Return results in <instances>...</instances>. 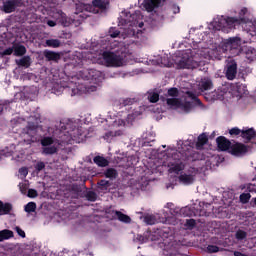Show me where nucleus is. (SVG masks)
<instances>
[{
	"instance_id": "f257e3e1",
	"label": "nucleus",
	"mask_w": 256,
	"mask_h": 256,
	"mask_svg": "<svg viewBox=\"0 0 256 256\" xmlns=\"http://www.w3.org/2000/svg\"><path fill=\"white\" fill-rule=\"evenodd\" d=\"M102 57L107 67H122L123 61H125V53L104 51Z\"/></svg>"
},
{
	"instance_id": "f03ea898",
	"label": "nucleus",
	"mask_w": 256,
	"mask_h": 256,
	"mask_svg": "<svg viewBox=\"0 0 256 256\" xmlns=\"http://www.w3.org/2000/svg\"><path fill=\"white\" fill-rule=\"evenodd\" d=\"M172 159L175 161L168 163L169 173H176V175H179V173L185 169V164H183V161H181V153H173Z\"/></svg>"
},
{
	"instance_id": "7ed1b4c3",
	"label": "nucleus",
	"mask_w": 256,
	"mask_h": 256,
	"mask_svg": "<svg viewBox=\"0 0 256 256\" xmlns=\"http://www.w3.org/2000/svg\"><path fill=\"white\" fill-rule=\"evenodd\" d=\"M22 135L24 137V141L28 143V145L35 143V141H37V138H35V135H37V125L33 123L28 124V126L23 129Z\"/></svg>"
},
{
	"instance_id": "20e7f679",
	"label": "nucleus",
	"mask_w": 256,
	"mask_h": 256,
	"mask_svg": "<svg viewBox=\"0 0 256 256\" xmlns=\"http://www.w3.org/2000/svg\"><path fill=\"white\" fill-rule=\"evenodd\" d=\"M180 215H183V217H197V215H199V217H203L207 215V210L205 209L195 210V207L191 208L189 206H186L180 209Z\"/></svg>"
},
{
	"instance_id": "39448f33",
	"label": "nucleus",
	"mask_w": 256,
	"mask_h": 256,
	"mask_svg": "<svg viewBox=\"0 0 256 256\" xmlns=\"http://www.w3.org/2000/svg\"><path fill=\"white\" fill-rule=\"evenodd\" d=\"M247 151H249L247 145L236 142L235 144H232V146H230V150L228 153L234 155V157H243V155H245Z\"/></svg>"
},
{
	"instance_id": "423d86ee",
	"label": "nucleus",
	"mask_w": 256,
	"mask_h": 256,
	"mask_svg": "<svg viewBox=\"0 0 256 256\" xmlns=\"http://www.w3.org/2000/svg\"><path fill=\"white\" fill-rule=\"evenodd\" d=\"M215 23L217 24L218 30L221 31V29H225V27H229V29H231L232 27H235V23H239V19L235 17H227V18H222Z\"/></svg>"
},
{
	"instance_id": "0eeeda50",
	"label": "nucleus",
	"mask_w": 256,
	"mask_h": 256,
	"mask_svg": "<svg viewBox=\"0 0 256 256\" xmlns=\"http://www.w3.org/2000/svg\"><path fill=\"white\" fill-rule=\"evenodd\" d=\"M225 75L228 81H233L237 77V62L233 60L227 64Z\"/></svg>"
},
{
	"instance_id": "6e6552de",
	"label": "nucleus",
	"mask_w": 256,
	"mask_h": 256,
	"mask_svg": "<svg viewBox=\"0 0 256 256\" xmlns=\"http://www.w3.org/2000/svg\"><path fill=\"white\" fill-rule=\"evenodd\" d=\"M216 143L218 145V149H220V151H229L231 150V141L229 139H227L225 136H219L216 139Z\"/></svg>"
},
{
	"instance_id": "1a4fd4ad",
	"label": "nucleus",
	"mask_w": 256,
	"mask_h": 256,
	"mask_svg": "<svg viewBox=\"0 0 256 256\" xmlns=\"http://www.w3.org/2000/svg\"><path fill=\"white\" fill-rule=\"evenodd\" d=\"M124 25H129V27H139L140 29H143V26L145 25L143 22L137 21V14H130L129 18L122 19Z\"/></svg>"
},
{
	"instance_id": "9d476101",
	"label": "nucleus",
	"mask_w": 256,
	"mask_h": 256,
	"mask_svg": "<svg viewBox=\"0 0 256 256\" xmlns=\"http://www.w3.org/2000/svg\"><path fill=\"white\" fill-rule=\"evenodd\" d=\"M161 5V0H145L144 1V9L148 11V13H151V11H154Z\"/></svg>"
},
{
	"instance_id": "9b49d317",
	"label": "nucleus",
	"mask_w": 256,
	"mask_h": 256,
	"mask_svg": "<svg viewBox=\"0 0 256 256\" xmlns=\"http://www.w3.org/2000/svg\"><path fill=\"white\" fill-rule=\"evenodd\" d=\"M232 89L241 97L247 95V86L241 82L232 85Z\"/></svg>"
},
{
	"instance_id": "f8f14e48",
	"label": "nucleus",
	"mask_w": 256,
	"mask_h": 256,
	"mask_svg": "<svg viewBox=\"0 0 256 256\" xmlns=\"http://www.w3.org/2000/svg\"><path fill=\"white\" fill-rule=\"evenodd\" d=\"M44 57L47 61H59L61 59V55L59 53L51 50H45Z\"/></svg>"
},
{
	"instance_id": "ddd939ff",
	"label": "nucleus",
	"mask_w": 256,
	"mask_h": 256,
	"mask_svg": "<svg viewBox=\"0 0 256 256\" xmlns=\"http://www.w3.org/2000/svg\"><path fill=\"white\" fill-rule=\"evenodd\" d=\"M178 179L183 185H193V182L195 181V177L191 174H181Z\"/></svg>"
},
{
	"instance_id": "4468645a",
	"label": "nucleus",
	"mask_w": 256,
	"mask_h": 256,
	"mask_svg": "<svg viewBox=\"0 0 256 256\" xmlns=\"http://www.w3.org/2000/svg\"><path fill=\"white\" fill-rule=\"evenodd\" d=\"M213 89V81L210 78H203L200 82L201 91H210Z\"/></svg>"
},
{
	"instance_id": "2eb2a0df",
	"label": "nucleus",
	"mask_w": 256,
	"mask_h": 256,
	"mask_svg": "<svg viewBox=\"0 0 256 256\" xmlns=\"http://www.w3.org/2000/svg\"><path fill=\"white\" fill-rule=\"evenodd\" d=\"M13 211V205L11 203H3L0 200V215H9Z\"/></svg>"
},
{
	"instance_id": "dca6fc26",
	"label": "nucleus",
	"mask_w": 256,
	"mask_h": 256,
	"mask_svg": "<svg viewBox=\"0 0 256 256\" xmlns=\"http://www.w3.org/2000/svg\"><path fill=\"white\" fill-rule=\"evenodd\" d=\"M104 177L113 181V179H117V177H119V172H117L115 168H108L104 171Z\"/></svg>"
},
{
	"instance_id": "f3484780",
	"label": "nucleus",
	"mask_w": 256,
	"mask_h": 256,
	"mask_svg": "<svg viewBox=\"0 0 256 256\" xmlns=\"http://www.w3.org/2000/svg\"><path fill=\"white\" fill-rule=\"evenodd\" d=\"M209 138L206 136L205 133H202L198 136V140L196 142L197 149H201L204 145H207Z\"/></svg>"
},
{
	"instance_id": "a211bd4d",
	"label": "nucleus",
	"mask_w": 256,
	"mask_h": 256,
	"mask_svg": "<svg viewBox=\"0 0 256 256\" xmlns=\"http://www.w3.org/2000/svg\"><path fill=\"white\" fill-rule=\"evenodd\" d=\"M93 161L98 167H107L109 165V160L102 156L94 157Z\"/></svg>"
},
{
	"instance_id": "6ab92c4d",
	"label": "nucleus",
	"mask_w": 256,
	"mask_h": 256,
	"mask_svg": "<svg viewBox=\"0 0 256 256\" xmlns=\"http://www.w3.org/2000/svg\"><path fill=\"white\" fill-rule=\"evenodd\" d=\"M115 215L118 221H121V223H131V217H129L127 214H124L123 212L116 210Z\"/></svg>"
},
{
	"instance_id": "aec40b11",
	"label": "nucleus",
	"mask_w": 256,
	"mask_h": 256,
	"mask_svg": "<svg viewBox=\"0 0 256 256\" xmlns=\"http://www.w3.org/2000/svg\"><path fill=\"white\" fill-rule=\"evenodd\" d=\"M27 53V48L21 44H17L14 46V54L16 57H23Z\"/></svg>"
},
{
	"instance_id": "412c9836",
	"label": "nucleus",
	"mask_w": 256,
	"mask_h": 256,
	"mask_svg": "<svg viewBox=\"0 0 256 256\" xmlns=\"http://www.w3.org/2000/svg\"><path fill=\"white\" fill-rule=\"evenodd\" d=\"M17 65H19V67H25L26 69H28V67H31V57L30 56H24L22 57L18 62Z\"/></svg>"
},
{
	"instance_id": "4be33fe9",
	"label": "nucleus",
	"mask_w": 256,
	"mask_h": 256,
	"mask_svg": "<svg viewBox=\"0 0 256 256\" xmlns=\"http://www.w3.org/2000/svg\"><path fill=\"white\" fill-rule=\"evenodd\" d=\"M241 137H243V139H248L249 141H251V139L255 137V130L253 128L242 130Z\"/></svg>"
},
{
	"instance_id": "5701e85b",
	"label": "nucleus",
	"mask_w": 256,
	"mask_h": 256,
	"mask_svg": "<svg viewBox=\"0 0 256 256\" xmlns=\"http://www.w3.org/2000/svg\"><path fill=\"white\" fill-rule=\"evenodd\" d=\"M58 21L62 25V27H69V25H71V19H69V17H67V14L65 13L60 14Z\"/></svg>"
},
{
	"instance_id": "b1692460",
	"label": "nucleus",
	"mask_w": 256,
	"mask_h": 256,
	"mask_svg": "<svg viewBox=\"0 0 256 256\" xmlns=\"http://www.w3.org/2000/svg\"><path fill=\"white\" fill-rule=\"evenodd\" d=\"M245 57L248 61H255L256 59V50L252 47L246 48Z\"/></svg>"
},
{
	"instance_id": "393cba45",
	"label": "nucleus",
	"mask_w": 256,
	"mask_h": 256,
	"mask_svg": "<svg viewBox=\"0 0 256 256\" xmlns=\"http://www.w3.org/2000/svg\"><path fill=\"white\" fill-rule=\"evenodd\" d=\"M12 237H13V231L7 230V229L0 231V243H1V241L11 239Z\"/></svg>"
},
{
	"instance_id": "a878e982",
	"label": "nucleus",
	"mask_w": 256,
	"mask_h": 256,
	"mask_svg": "<svg viewBox=\"0 0 256 256\" xmlns=\"http://www.w3.org/2000/svg\"><path fill=\"white\" fill-rule=\"evenodd\" d=\"M59 149L56 146H46L42 149L43 155H55Z\"/></svg>"
},
{
	"instance_id": "bb28decb",
	"label": "nucleus",
	"mask_w": 256,
	"mask_h": 256,
	"mask_svg": "<svg viewBox=\"0 0 256 256\" xmlns=\"http://www.w3.org/2000/svg\"><path fill=\"white\" fill-rule=\"evenodd\" d=\"M46 47L57 49V47H61V41L59 39H48L46 40Z\"/></svg>"
},
{
	"instance_id": "cd10ccee",
	"label": "nucleus",
	"mask_w": 256,
	"mask_h": 256,
	"mask_svg": "<svg viewBox=\"0 0 256 256\" xmlns=\"http://www.w3.org/2000/svg\"><path fill=\"white\" fill-rule=\"evenodd\" d=\"M92 5L97 9H107V2L105 0H93Z\"/></svg>"
},
{
	"instance_id": "c85d7f7f",
	"label": "nucleus",
	"mask_w": 256,
	"mask_h": 256,
	"mask_svg": "<svg viewBox=\"0 0 256 256\" xmlns=\"http://www.w3.org/2000/svg\"><path fill=\"white\" fill-rule=\"evenodd\" d=\"M5 13H13L15 11V2L9 0L4 4Z\"/></svg>"
},
{
	"instance_id": "c756f323",
	"label": "nucleus",
	"mask_w": 256,
	"mask_h": 256,
	"mask_svg": "<svg viewBox=\"0 0 256 256\" xmlns=\"http://www.w3.org/2000/svg\"><path fill=\"white\" fill-rule=\"evenodd\" d=\"M36 210L37 204L35 202H28L24 207V211H26V213H35Z\"/></svg>"
},
{
	"instance_id": "7c9ffc66",
	"label": "nucleus",
	"mask_w": 256,
	"mask_h": 256,
	"mask_svg": "<svg viewBox=\"0 0 256 256\" xmlns=\"http://www.w3.org/2000/svg\"><path fill=\"white\" fill-rule=\"evenodd\" d=\"M186 95H187L188 99L195 101V103H197V105H199V106L203 105V102H201V100L197 97V94H195L194 92L187 91Z\"/></svg>"
},
{
	"instance_id": "2f4dec72",
	"label": "nucleus",
	"mask_w": 256,
	"mask_h": 256,
	"mask_svg": "<svg viewBox=\"0 0 256 256\" xmlns=\"http://www.w3.org/2000/svg\"><path fill=\"white\" fill-rule=\"evenodd\" d=\"M235 239H237V241H244V239H247V232L245 230L238 229L235 233Z\"/></svg>"
},
{
	"instance_id": "473e14b6",
	"label": "nucleus",
	"mask_w": 256,
	"mask_h": 256,
	"mask_svg": "<svg viewBox=\"0 0 256 256\" xmlns=\"http://www.w3.org/2000/svg\"><path fill=\"white\" fill-rule=\"evenodd\" d=\"M99 75H101V72L97 70L90 69L88 71V79H91L92 81H97Z\"/></svg>"
},
{
	"instance_id": "72a5a7b5",
	"label": "nucleus",
	"mask_w": 256,
	"mask_h": 256,
	"mask_svg": "<svg viewBox=\"0 0 256 256\" xmlns=\"http://www.w3.org/2000/svg\"><path fill=\"white\" fill-rule=\"evenodd\" d=\"M144 222L146 225H155L157 223V218L154 215H146L144 217Z\"/></svg>"
},
{
	"instance_id": "f704fd0d",
	"label": "nucleus",
	"mask_w": 256,
	"mask_h": 256,
	"mask_svg": "<svg viewBox=\"0 0 256 256\" xmlns=\"http://www.w3.org/2000/svg\"><path fill=\"white\" fill-rule=\"evenodd\" d=\"M167 105H170L171 107H179L181 106V101L177 98H168L166 100Z\"/></svg>"
},
{
	"instance_id": "c9c22d12",
	"label": "nucleus",
	"mask_w": 256,
	"mask_h": 256,
	"mask_svg": "<svg viewBox=\"0 0 256 256\" xmlns=\"http://www.w3.org/2000/svg\"><path fill=\"white\" fill-rule=\"evenodd\" d=\"M134 103H137V100H136L135 98H126V99H124V100L120 103V105H121L122 107H129V106L133 105Z\"/></svg>"
},
{
	"instance_id": "e433bc0d",
	"label": "nucleus",
	"mask_w": 256,
	"mask_h": 256,
	"mask_svg": "<svg viewBox=\"0 0 256 256\" xmlns=\"http://www.w3.org/2000/svg\"><path fill=\"white\" fill-rule=\"evenodd\" d=\"M85 197L87 201H91L92 203H94V201H97V193H95V191L86 192Z\"/></svg>"
},
{
	"instance_id": "4c0bfd02",
	"label": "nucleus",
	"mask_w": 256,
	"mask_h": 256,
	"mask_svg": "<svg viewBox=\"0 0 256 256\" xmlns=\"http://www.w3.org/2000/svg\"><path fill=\"white\" fill-rule=\"evenodd\" d=\"M178 67H179V69H189V58H187V59L182 58L178 62Z\"/></svg>"
},
{
	"instance_id": "58836bf2",
	"label": "nucleus",
	"mask_w": 256,
	"mask_h": 256,
	"mask_svg": "<svg viewBox=\"0 0 256 256\" xmlns=\"http://www.w3.org/2000/svg\"><path fill=\"white\" fill-rule=\"evenodd\" d=\"M53 143H54V141H53V138H51V137H44L41 140L42 147H49L50 145H53Z\"/></svg>"
},
{
	"instance_id": "ea45409f",
	"label": "nucleus",
	"mask_w": 256,
	"mask_h": 256,
	"mask_svg": "<svg viewBox=\"0 0 256 256\" xmlns=\"http://www.w3.org/2000/svg\"><path fill=\"white\" fill-rule=\"evenodd\" d=\"M97 185L99 189H107L108 187H111V182H109V180H100Z\"/></svg>"
},
{
	"instance_id": "a19ab883",
	"label": "nucleus",
	"mask_w": 256,
	"mask_h": 256,
	"mask_svg": "<svg viewBox=\"0 0 256 256\" xmlns=\"http://www.w3.org/2000/svg\"><path fill=\"white\" fill-rule=\"evenodd\" d=\"M148 99L150 103H157L159 101V93L157 92H152L149 94Z\"/></svg>"
},
{
	"instance_id": "79ce46f5",
	"label": "nucleus",
	"mask_w": 256,
	"mask_h": 256,
	"mask_svg": "<svg viewBox=\"0 0 256 256\" xmlns=\"http://www.w3.org/2000/svg\"><path fill=\"white\" fill-rule=\"evenodd\" d=\"M251 199L250 193H242L240 195V203L246 204Z\"/></svg>"
},
{
	"instance_id": "37998d69",
	"label": "nucleus",
	"mask_w": 256,
	"mask_h": 256,
	"mask_svg": "<svg viewBox=\"0 0 256 256\" xmlns=\"http://www.w3.org/2000/svg\"><path fill=\"white\" fill-rule=\"evenodd\" d=\"M188 161H197L199 159V154L195 151H192L189 155H186Z\"/></svg>"
},
{
	"instance_id": "c03bdc74",
	"label": "nucleus",
	"mask_w": 256,
	"mask_h": 256,
	"mask_svg": "<svg viewBox=\"0 0 256 256\" xmlns=\"http://www.w3.org/2000/svg\"><path fill=\"white\" fill-rule=\"evenodd\" d=\"M195 225H197V221H195V219L186 220L185 227H187V229H194Z\"/></svg>"
},
{
	"instance_id": "a18cd8bd",
	"label": "nucleus",
	"mask_w": 256,
	"mask_h": 256,
	"mask_svg": "<svg viewBox=\"0 0 256 256\" xmlns=\"http://www.w3.org/2000/svg\"><path fill=\"white\" fill-rule=\"evenodd\" d=\"M113 137H117V132L109 131V132H106L104 135V139L106 141H109V139H113Z\"/></svg>"
},
{
	"instance_id": "49530a36",
	"label": "nucleus",
	"mask_w": 256,
	"mask_h": 256,
	"mask_svg": "<svg viewBox=\"0 0 256 256\" xmlns=\"http://www.w3.org/2000/svg\"><path fill=\"white\" fill-rule=\"evenodd\" d=\"M168 95H169V97H178L179 90L177 88H170L168 90Z\"/></svg>"
},
{
	"instance_id": "de8ad7c7",
	"label": "nucleus",
	"mask_w": 256,
	"mask_h": 256,
	"mask_svg": "<svg viewBox=\"0 0 256 256\" xmlns=\"http://www.w3.org/2000/svg\"><path fill=\"white\" fill-rule=\"evenodd\" d=\"M109 34H110V37H112V39H115V38L119 37L121 32L119 30H116V29L112 28V29L109 30Z\"/></svg>"
},
{
	"instance_id": "09e8293b",
	"label": "nucleus",
	"mask_w": 256,
	"mask_h": 256,
	"mask_svg": "<svg viewBox=\"0 0 256 256\" xmlns=\"http://www.w3.org/2000/svg\"><path fill=\"white\" fill-rule=\"evenodd\" d=\"M182 107L185 111H190L193 108V103L186 101L182 104Z\"/></svg>"
},
{
	"instance_id": "8fccbe9b",
	"label": "nucleus",
	"mask_w": 256,
	"mask_h": 256,
	"mask_svg": "<svg viewBox=\"0 0 256 256\" xmlns=\"http://www.w3.org/2000/svg\"><path fill=\"white\" fill-rule=\"evenodd\" d=\"M39 194L37 193V190L35 189H29L28 190V197H30L31 199H35V197H37Z\"/></svg>"
},
{
	"instance_id": "3c124183",
	"label": "nucleus",
	"mask_w": 256,
	"mask_h": 256,
	"mask_svg": "<svg viewBox=\"0 0 256 256\" xmlns=\"http://www.w3.org/2000/svg\"><path fill=\"white\" fill-rule=\"evenodd\" d=\"M209 253H218L219 248L216 245H208L207 247Z\"/></svg>"
},
{
	"instance_id": "603ef678",
	"label": "nucleus",
	"mask_w": 256,
	"mask_h": 256,
	"mask_svg": "<svg viewBox=\"0 0 256 256\" xmlns=\"http://www.w3.org/2000/svg\"><path fill=\"white\" fill-rule=\"evenodd\" d=\"M230 135H241L242 131L241 129L234 127L229 130Z\"/></svg>"
},
{
	"instance_id": "864d4df0",
	"label": "nucleus",
	"mask_w": 256,
	"mask_h": 256,
	"mask_svg": "<svg viewBox=\"0 0 256 256\" xmlns=\"http://www.w3.org/2000/svg\"><path fill=\"white\" fill-rule=\"evenodd\" d=\"M45 168V162H38L35 166L36 171H43Z\"/></svg>"
},
{
	"instance_id": "5fc2aeb1",
	"label": "nucleus",
	"mask_w": 256,
	"mask_h": 256,
	"mask_svg": "<svg viewBox=\"0 0 256 256\" xmlns=\"http://www.w3.org/2000/svg\"><path fill=\"white\" fill-rule=\"evenodd\" d=\"M16 231L20 237L25 239V231H23V229H21L20 227H16Z\"/></svg>"
},
{
	"instance_id": "6e6d98bb",
	"label": "nucleus",
	"mask_w": 256,
	"mask_h": 256,
	"mask_svg": "<svg viewBox=\"0 0 256 256\" xmlns=\"http://www.w3.org/2000/svg\"><path fill=\"white\" fill-rule=\"evenodd\" d=\"M13 54V48H8L2 52V56L5 57V55H12Z\"/></svg>"
},
{
	"instance_id": "4d7b16f0",
	"label": "nucleus",
	"mask_w": 256,
	"mask_h": 256,
	"mask_svg": "<svg viewBox=\"0 0 256 256\" xmlns=\"http://www.w3.org/2000/svg\"><path fill=\"white\" fill-rule=\"evenodd\" d=\"M47 25L49 27H55V25H57V22L56 21H53V20H48L47 21Z\"/></svg>"
},
{
	"instance_id": "13d9d810",
	"label": "nucleus",
	"mask_w": 256,
	"mask_h": 256,
	"mask_svg": "<svg viewBox=\"0 0 256 256\" xmlns=\"http://www.w3.org/2000/svg\"><path fill=\"white\" fill-rule=\"evenodd\" d=\"M19 173H21V175L27 176L29 172L27 171V168H20Z\"/></svg>"
},
{
	"instance_id": "bf43d9fd",
	"label": "nucleus",
	"mask_w": 256,
	"mask_h": 256,
	"mask_svg": "<svg viewBox=\"0 0 256 256\" xmlns=\"http://www.w3.org/2000/svg\"><path fill=\"white\" fill-rule=\"evenodd\" d=\"M172 9H173V13H174V14H177V13H179V11H180L179 6H177V5H173V6H172Z\"/></svg>"
},
{
	"instance_id": "052dcab7",
	"label": "nucleus",
	"mask_w": 256,
	"mask_h": 256,
	"mask_svg": "<svg viewBox=\"0 0 256 256\" xmlns=\"http://www.w3.org/2000/svg\"><path fill=\"white\" fill-rule=\"evenodd\" d=\"M250 205L256 207V197L251 199Z\"/></svg>"
},
{
	"instance_id": "680f3d73",
	"label": "nucleus",
	"mask_w": 256,
	"mask_h": 256,
	"mask_svg": "<svg viewBox=\"0 0 256 256\" xmlns=\"http://www.w3.org/2000/svg\"><path fill=\"white\" fill-rule=\"evenodd\" d=\"M72 191H79V186L73 184V185H72Z\"/></svg>"
},
{
	"instance_id": "e2e57ef3",
	"label": "nucleus",
	"mask_w": 256,
	"mask_h": 256,
	"mask_svg": "<svg viewBox=\"0 0 256 256\" xmlns=\"http://www.w3.org/2000/svg\"><path fill=\"white\" fill-rule=\"evenodd\" d=\"M245 254L239 251L234 252V256H244Z\"/></svg>"
},
{
	"instance_id": "0e129e2a",
	"label": "nucleus",
	"mask_w": 256,
	"mask_h": 256,
	"mask_svg": "<svg viewBox=\"0 0 256 256\" xmlns=\"http://www.w3.org/2000/svg\"><path fill=\"white\" fill-rule=\"evenodd\" d=\"M235 41H237L235 38H230L231 45H233V43H235Z\"/></svg>"
},
{
	"instance_id": "69168bd1",
	"label": "nucleus",
	"mask_w": 256,
	"mask_h": 256,
	"mask_svg": "<svg viewBox=\"0 0 256 256\" xmlns=\"http://www.w3.org/2000/svg\"><path fill=\"white\" fill-rule=\"evenodd\" d=\"M90 91H97V87L96 86H91Z\"/></svg>"
},
{
	"instance_id": "338daca9",
	"label": "nucleus",
	"mask_w": 256,
	"mask_h": 256,
	"mask_svg": "<svg viewBox=\"0 0 256 256\" xmlns=\"http://www.w3.org/2000/svg\"><path fill=\"white\" fill-rule=\"evenodd\" d=\"M0 113H3V104H0Z\"/></svg>"
},
{
	"instance_id": "774afa93",
	"label": "nucleus",
	"mask_w": 256,
	"mask_h": 256,
	"mask_svg": "<svg viewBox=\"0 0 256 256\" xmlns=\"http://www.w3.org/2000/svg\"><path fill=\"white\" fill-rule=\"evenodd\" d=\"M192 171H197V169H195V168H190Z\"/></svg>"
}]
</instances>
